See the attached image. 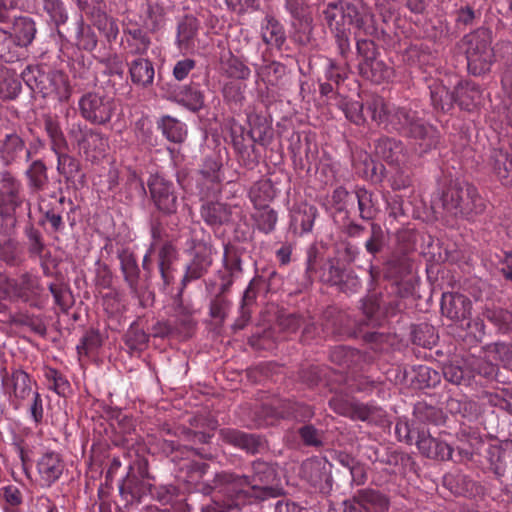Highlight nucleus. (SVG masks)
I'll list each match as a JSON object with an SVG mask.
<instances>
[{"label":"nucleus","mask_w":512,"mask_h":512,"mask_svg":"<svg viewBox=\"0 0 512 512\" xmlns=\"http://www.w3.org/2000/svg\"><path fill=\"white\" fill-rule=\"evenodd\" d=\"M253 476H241L231 472L215 475L213 484L202 488L204 494H212V502L203 507V512H227L240 510L242 506L256 500L277 496V490L268 486L274 479V470L262 461L252 465Z\"/></svg>","instance_id":"f257e3e1"},{"label":"nucleus","mask_w":512,"mask_h":512,"mask_svg":"<svg viewBox=\"0 0 512 512\" xmlns=\"http://www.w3.org/2000/svg\"><path fill=\"white\" fill-rule=\"evenodd\" d=\"M367 111L372 120L390 132H397L413 140V150L422 156L440 143V132L418 116L417 111L408 106H396L378 95L366 101Z\"/></svg>","instance_id":"f03ea898"},{"label":"nucleus","mask_w":512,"mask_h":512,"mask_svg":"<svg viewBox=\"0 0 512 512\" xmlns=\"http://www.w3.org/2000/svg\"><path fill=\"white\" fill-rule=\"evenodd\" d=\"M319 18L334 35L339 55L346 60L351 51L350 27L355 37H376L378 28L374 14L365 6H356L341 0L323 3L318 8Z\"/></svg>","instance_id":"7ed1b4c3"},{"label":"nucleus","mask_w":512,"mask_h":512,"mask_svg":"<svg viewBox=\"0 0 512 512\" xmlns=\"http://www.w3.org/2000/svg\"><path fill=\"white\" fill-rule=\"evenodd\" d=\"M439 203L446 216L472 218L482 214L486 209L484 199L472 184L449 185L441 194Z\"/></svg>","instance_id":"20e7f679"},{"label":"nucleus","mask_w":512,"mask_h":512,"mask_svg":"<svg viewBox=\"0 0 512 512\" xmlns=\"http://www.w3.org/2000/svg\"><path fill=\"white\" fill-rule=\"evenodd\" d=\"M491 40V32L485 28H479L463 38L468 70L475 76L489 72L494 63Z\"/></svg>","instance_id":"39448f33"},{"label":"nucleus","mask_w":512,"mask_h":512,"mask_svg":"<svg viewBox=\"0 0 512 512\" xmlns=\"http://www.w3.org/2000/svg\"><path fill=\"white\" fill-rule=\"evenodd\" d=\"M118 110L114 97L101 91H89L78 100L80 116L92 125L106 126Z\"/></svg>","instance_id":"423d86ee"},{"label":"nucleus","mask_w":512,"mask_h":512,"mask_svg":"<svg viewBox=\"0 0 512 512\" xmlns=\"http://www.w3.org/2000/svg\"><path fill=\"white\" fill-rule=\"evenodd\" d=\"M67 133L87 160L96 161L104 157L109 144L101 131L77 121L68 125Z\"/></svg>","instance_id":"0eeeda50"},{"label":"nucleus","mask_w":512,"mask_h":512,"mask_svg":"<svg viewBox=\"0 0 512 512\" xmlns=\"http://www.w3.org/2000/svg\"><path fill=\"white\" fill-rule=\"evenodd\" d=\"M24 204L30 212V203L25 198L22 182L12 172L2 170L0 172V216L14 225L17 210Z\"/></svg>","instance_id":"6e6552de"},{"label":"nucleus","mask_w":512,"mask_h":512,"mask_svg":"<svg viewBox=\"0 0 512 512\" xmlns=\"http://www.w3.org/2000/svg\"><path fill=\"white\" fill-rule=\"evenodd\" d=\"M147 186L151 200L160 213L169 216L177 212L180 204L179 192L171 180L160 175H152L147 181Z\"/></svg>","instance_id":"1a4fd4ad"},{"label":"nucleus","mask_w":512,"mask_h":512,"mask_svg":"<svg viewBox=\"0 0 512 512\" xmlns=\"http://www.w3.org/2000/svg\"><path fill=\"white\" fill-rule=\"evenodd\" d=\"M201 217L207 225L212 227L239 224L246 221V214L240 202H206L201 206Z\"/></svg>","instance_id":"9d476101"},{"label":"nucleus","mask_w":512,"mask_h":512,"mask_svg":"<svg viewBox=\"0 0 512 512\" xmlns=\"http://www.w3.org/2000/svg\"><path fill=\"white\" fill-rule=\"evenodd\" d=\"M329 406L336 413L352 420L376 423L383 417V410L373 403L350 401L340 396L332 397L329 400Z\"/></svg>","instance_id":"9b49d317"},{"label":"nucleus","mask_w":512,"mask_h":512,"mask_svg":"<svg viewBox=\"0 0 512 512\" xmlns=\"http://www.w3.org/2000/svg\"><path fill=\"white\" fill-rule=\"evenodd\" d=\"M319 253L316 247L312 246L307 251L306 274L309 278L318 275L320 280L331 285H338L343 282L345 269L340 265L339 260L330 258L319 262Z\"/></svg>","instance_id":"f8f14e48"},{"label":"nucleus","mask_w":512,"mask_h":512,"mask_svg":"<svg viewBox=\"0 0 512 512\" xmlns=\"http://www.w3.org/2000/svg\"><path fill=\"white\" fill-rule=\"evenodd\" d=\"M193 257L186 266L185 274L181 280L183 287L191 281L204 276L212 265V247L203 240H192Z\"/></svg>","instance_id":"ddd939ff"},{"label":"nucleus","mask_w":512,"mask_h":512,"mask_svg":"<svg viewBox=\"0 0 512 512\" xmlns=\"http://www.w3.org/2000/svg\"><path fill=\"white\" fill-rule=\"evenodd\" d=\"M2 385L12 401L22 405L23 401L28 400L34 393L33 385L37 386V383L27 372L13 369L10 374L3 376Z\"/></svg>","instance_id":"4468645a"},{"label":"nucleus","mask_w":512,"mask_h":512,"mask_svg":"<svg viewBox=\"0 0 512 512\" xmlns=\"http://www.w3.org/2000/svg\"><path fill=\"white\" fill-rule=\"evenodd\" d=\"M441 313L454 322L470 320L472 301L469 297L458 292H446L441 298Z\"/></svg>","instance_id":"2eb2a0df"},{"label":"nucleus","mask_w":512,"mask_h":512,"mask_svg":"<svg viewBox=\"0 0 512 512\" xmlns=\"http://www.w3.org/2000/svg\"><path fill=\"white\" fill-rule=\"evenodd\" d=\"M65 462L57 452H46L39 457L36 469L42 487H51L65 470Z\"/></svg>","instance_id":"dca6fc26"},{"label":"nucleus","mask_w":512,"mask_h":512,"mask_svg":"<svg viewBox=\"0 0 512 512\" xmlns=\"http://www.w3.org/2000/svg\"><path fill=\"white\" fill-rule=\"evenodd\" d=\"M151 45L148 32L137 23H129L123 28L121 46L128 55L143 57Z\"/></svg>","instance_id":"f3484780"},{"label":"nucleus","mask_w":512,"mask_h":512,"mask_svg":"<svg viewBox=\"0 0 512 512\" xmlns=\"http://www.w3.org/2000/svg\"><path fill=\"white\" fill-rule=\"evenodd\" d=\"M487 165L493 175L505 186H512V147L491 150Z\"/></svg>","instance_id":"a211bd4d"},{"label":"nucleus","mask_w":512,"mask_h":512,"mask_svg":"<svg viewBox=\"0 0 512 512\" xmlns=\"http://www.w3.org/2000/svg\"><path fill=\"white\" fill-rule=\"evenodd\" d=\"M416 445L422 455L434 460H452L453 448L424 429L417 432Z\"/></svg>","instance_id":"6ab92c4d"},{"label":"nucleus","mask_w":512,"mask_h":512,"mask_svg":"<svg viewBox=\"0 0 512 512\" xmlns=\"http://www.w3.org/2000/svg\"><path fill=\"white\" fill-rule=\"evenodd\" d=\"M376 155L389 165L401 166L408 160V154L401 140L382 136L375 141Z\"/></svg>","instance_id":"aec40b11"},{"label":"nucleus","mask_w":512,"mask_h":512,"mask_svg":"<svg viewBox=\"0 0 512 512\" xmlns=\"http://www.w3.org/2000/svg\"><path fill=\"white\" fill-rule=\"evenodd\" d=\"M51 72L52 69L46 66H27L21 72V78L33 92L48 97V89L51 87Z\"/></svg>","instance_id":"412c9836"},{"label":"nucleus","mask_w":512,"mask_h":512,"mask_svg":"<svg viewBox=\"0 0 512 512\" xmlns=\"http://www.w3.org/2000/svg\"><path fill=\"white\" fill-rule=\"evenodd\" d=\"M199 31V21L192 17H184L177 26L176 46L181 53L193 52Z\"/></svg>","instance_id":"4be33fe9"},{"label":"nucleus","mask_w":512,"mask_h":512,"mask_svg":"<svg viewBox=\"0 0 512 512\" xmlns=\"http://www.w3.org/2000/svg\"><path fill=\"white\" fill-rule=\"evenodd\" d=\"M330 360L343 369H362V363L370 361V357L357 349L339 345L330 351Z\"/></svg>","instance_id":"5701e85b"},{"label":"nucleus","mask_w":512,"mask_h":512,"mask_svg":"<svg viewBox=\"0 0 512 512\" xmlns=\"http://www.w3.org/2000/svg\"><path fill=\"white\" fill-rule=\"evenodd\" d=\"M25 236L27 238L29 256L31 258H38L44 275L49 276L51 271L47 264V259L51 254L46 249L41 232L32 224H29L25 228Z\"/></svg>","instance_id":"b1692460"},{"label":"nucleus","mask_w":512,"mask_h":512,"mask_svg":"<svg viewBox=\"0 0 512 512\" xmlns=\"http://www.w3.org/2000/svg\"><path fill=\"white\" fill-rule=\"evenodd\" d=\"M131 82L141 88H149L154 83L155 69L148 58L137 57L128 64Z\"/></svg>","instance_id":"393cba45"},{"label":"nucleus","mask_w":512,"mask_h":512,"mask_svg":"<svg viewBox=\"0 0 512 512\" xmlns=\"http://www.w3.org/2000/svg\"><path fill=\"white\" fill-rule=\"evenodd\" d=\"M360 75L375 84L389 82L394 76L393 67L377 57L359 62Z\"/></svg>","instance_id":"a878e982"},{"label":"nucleus","mask_w":512,"mask_h":512,"mask_svg":"<svg viewBox=\"0 0 512 512\" xmlns=\"http://www.w3.org/2000/svg\"><path fill=\"white\" fill-rule=\"evenodd\" d=\"M261 38L270 47L281 49L286 42V32L282 23L271 14H266L260 25Z\"/></svg>","instance_id":"bb28decb"},{"label":"nucleus","mask_w":512,"mask_h":512,"mask_svg":"<svg viewBox=\"0 0 512 512\" xmlns=\"http://www.w3.org/2000/svg\"><path fill=\"white\" fill-rule=\"evenodd\" d=\"M24 175L30 194L37 195L47 189L49 185L48 169L41 159L32 161Z\"/></svg>","instance_id":"cd10ccee"},{"label":"nucleus","mask_w":512,"mask_h":512,"mask_svg":"<svg viewBox=\"0 0 512 512\" xmlns=\"http://www.w3.org/2000/svg\"><path fill=\"white\" fill-rule=\"evenodd\" d=\"M219 170L220 165L216 161L208 160L205 162L196 179L201 197H209L218 190L220 182Z\"/></svg>","instance_id":"c85d7f7f"},{"label":"nucleus","mask_w":512,"mask_h":512,"mask_svg":"<svg viewBox=\"0 0 512 512\" xmlns=\"http://www.w3.org/2000/svg\"><path fill=\"white\" fill-rule=\"evenodd\" d=\"M455 103L467 111L473 110L481 99L479 86L471 81H460L454 88Z\"/></svg>","instance_id":"c756f323"},{"label":"nucleus","mask_w":512,"mask_h":512,"mask_svg":"<svg viewBox=\"0 0 512 512\" xmlns=\"http://www.w3.org/2000/svg\"><path fill=\"white\" fill-rule=\"evenodd\" d=\"M278 324L280 328L287 333H294L301 326H304L302 338L305 341L307 339L313 338L316 334L319 333V328L314 323L307 322L303 315L297 313L279 316Z\"/></svg>","instance_id":"7c9ffc66"},{"label":"nucleus","mask_w":512,"mask_h":512,"mask_svg":"<svg viewBox=\"0 0 512 512\" xmlns=\"http://www.w3.org/2000/svg\"><path fill=\"white\" fill-rule=\"evenodd\" d=\"M353 193L357 200L360 218L365 221L374 220L379 212L375 194L364 186H356Z\"/></svg>","instance_id":"2f4dec72"},{"label":"nucleus","mask_w":512,"mask_h":512,"mask_svg":"<svg viewBox=\"0 0 512 512\" xmlns=\"http://www.w3.org/2000/svg\"><path fill=\"white\" fill-rule=\"evenodd\" d=\"M25 150L24 140L16 133L6 134L0 145V158L9 166L16 163Z\"/></svg>","instance_id":"473e14b6"},{"label":"nucleus","mask_w":512,"mask_h":512,"mask_svg":"<svg viewBox=\"0 0 512 512\" xmlns=\"http://www.w3.org/2000/svg\"><path fill=\"white\" fill-rule=\"evenodd\" d=\"M335 310H327L324 313L325 322L321 324L322 332L328 335H337L340 337H357V332L353 330L348 323H344L346 321L345 315L342 313H338L335 318L334 317Z\"/></svg>","instance_id":"72a5a7b5"},{"label":"nucleus","mask_w":512,"mask_h":512,"mask_svg":"<svg viewBox=\"0 0 512 512\" xmlns=\"http://www.w3.org/2000/svg\"><path fill=\"white\" fill-rule=\"evenodd\" d=\"M42 291L40 279L35 275L25 273L15 280V299L25 302L33 301L41 295Z\"/></svg>","instance_id":"f704fd0d"},{"label":"nucleus","mask_w":512,"mask_h":512,"mask_svg":"<svg viewBox=\"0 0 512 512\" xmlns=\"http://www.w3.org/2000/svg\"><path fill=\"white\" fill-rule=\"evenodd\" d=\"M431 104L437 112H450L455 103L454 91H450L441 82H433L429 85Z\"/></svg>","instance_id":"c9c22d12"},{"label":"nucleus","mask_w":512,"mask_h":512,"mask_svg":"<svg viewBox=\"0 0 512 512\" xmlns=\"http://www.w3.org/2000/svg\"><path fill=\"white\" fill-rule=\"evenodd\" d=\"M224 438L231 444L247 451L251 454H256L264 447V443L260 436L255 434H248L238 430H228L224 433Z\"/></svg>","instance_id":"e433bc0d"},{"label":"nucleus","mask_w":512,"mask_h":512,"mask_svg":"<svg viewBox=\"0 0 512 512\" xmlns=\"http://www.w3.org/2000/svg\"><path fill=\"white\" fill-rule=\"evenodd\" d=\"M178 259V250L171 242H165L158 253V268L165 285H169L173 279V263Z\"/></svg>","instance_id":"4c0bfd02"},{"label":"nucleus","mask_w":512,"mask_h":512,"mask_svg":"<svg viewBox=\"0 0 512 512\" xmlns=\"http://www.w3.org/2000/svg\"><path fill=\"white\" fill-rule=\"evenodd\" d=\"M157 127L163 136L170 142L182 143L187 136L186 125L169 115L162 116L157 121Z\"/></svg>","instance_id":"58836bf2"},{"label":"nucleus","mask_w":512,"mask_h":512,"mask_svg":"<svg viewBox=\"0 0 512 512\" xmlns=\"http://www.w3.org/2000/svg\"><path fill=\"white\" fill-rule=\"evenodd\" d=\"M257 79L267 87H276L286 74V67L278 61H270L256 67Z\"/></svg>","instance_id":"ea45409f"},{"label":"nucleus","mask_w":512,"mask_h":512,"mask_svg":"<svg viewBox=\"0 0 512 512\" xmlns=\"http://www.w3.org/2000/svg\"><path fill=\"white\" fill-rule=\"evenodd\" d=\"M36 32V24L29 17H19L13 23V39L22 49L33 42Z\"/></svg>","instance_id":"a19ab883"},{"label":"nucleus","mask_w":512,"mask_h":512,"mask_svg":"<svg viewBox=\"0 0 512 512\" xmlns=\"http://www.w3.org/2000/svg\"><path fill=\"white\" fill-rule=\"evenodd\" d=\"M44 130L50 140L52 151L67 148V141L62 131L59 119L56 115L45 114L43 116Z\"/></svg>","instance_id":"79ce46f5"},{"label":"nucleus","mask_w":512,"mask_h":512,"mask_svg":"<svg viewBox=\"0 0 512 512\" xmlns=\"http://www.w3.org/2000/svg\"><path fill=\"white\" fill-rule=\"evenodd\" d=\"M175 101L196 112L204 105V95L197 86L185 85L175 92Z\"/></svg>","instance_id":"37998d69"},{"label":"nucleus","mask_w":512,"mask_h":512,"mask_svg":"<svg viewBox=\"0 0 512 512\" xmlns=\"http://www.w3.org/2000/svg\"><path fill=\"white\" fill-rule=\"evenodd\" d=\"M122 274L129 288L137 292L140 270L135 256L127 250L119 254Z\"/></svg>","instance_id":"c03bdc74"},{"label":"nucleus","mask_w":512,"mask_h":512,"mask_svg":"<svg viewBox=\"0 0 512 512\" xmlns=\"http://www.w3.org/2000/svg\"><path fill=\"white\" fill-rule=\"evenodd\" d=\"M277 414L281 418H293L297 421H306L313 417L311 406L291 400H284L278 407Z\"/></svg>","instance_id":"a18cd8bd"},{"label":"nucleus","mask_w":512,"mask_h":512,"mask_svg":"<svg viewBox=\"0 0 512 512\" xmlns=\"http://www.w3.org/2000/svg\"><path fill=\"white\" fill-rule=\"evenodd\" d=\"M167 8L160 1L151 2L147 5L144 24L146 28L154 33L165 26Z\"/></svg>","instance_id":"49530a36"},{"label":"nucleus","mask_w":512,"mask_h":512,"mask_svg":"<svg viewBox=\"0 0 512 512\" xmlns=\"http://www.w3.org/2000/svg\"><path fill=\"white\" fill-rule=\"evenodd\" d=\"M50 85L48 97L54 96L59 102L69 101L72 94V87L65 73L59 70H52Z\"/></svg>","instance_id":"de8ad7c7"},{"label":"nucleus","mask_w":512,"mask_h":512,"mask_svg":"<svg viewBox=\"0 0 512 512\" xmlns=\"http://www.w3.org/2000/svg\"><path fill=\"white\" fill-rule=\"evenodd\" d=\"M317 216V208L312 205L305 204L293 212L292 226L295 231L300 229V234L312 231L315 218Z\"/></svg>","instance_id":"09e8293b"},{"label":"nucleus","mask_w":512,"mask_h":512,"mask_svg":"<svg viewBox=\"0 0 512 512\" xmlns=\"http://www.w3.org/2000/svg\"><path fill=\"white\" fill-rule=\"evenodd\" d=\"M358 499L365 504L368 512H386L389 509L388 497L373 489L358 490Z\"/></svg>","instance_id":"8fccbe9b"},{"label":"nucleus","mask_w":512,"mask_h":512,"mask_svg":"<svg viewBox=\"0 0 512 512\" xmlns=\"http://www.w3.org/2000/svg\"><path fill=\"white\" fill-rule=\"evenodd\" d=\"M22 57V48L13 39L11 33L0 29V60L14 63Z\"/></svg>","instance_id":"3c124183"},{"label":"nucleus","mask_w":512,"mask_h":512,"mask_svg":"<svg viewBox=\"0 0 512 512\" xmlns=\"http://www.w3.org/2000/svg\"><path fill=\"white\" fill-rule=\"evenodd\" d=\"M483 315L499 332L503 334L510 332L512 312L508 309L502 307H486L483 311Z\"/></svg>","instance_id":"603ef678"},{"label":"nucleus","mask_w":512,"mask_h":512,"mask_svg":"<svg viewBox=\"0 0 512 512\" xmlns=\"http://www.w3.org/2000/svg\"><path fill=\"white\" fill-rule=\"evenodd\" d=\"M66 149H59L58 151H53L57 156V171L60 175H62L67 181L73 180L76 175L80 171V163L79 161L65 153Z\"/></svg>","instance_id":"864d4df0"},{"label":"nucleus","mask_w":512,"mask_h":512,"mask_svg":"<svg viewBox=\"0 0 512 512\" xmlns=\"http://www.w3.org/2000/svg\"><path fill=\"white\" fill-rule=\"evenodd\" d=\"M324 467L317 459H307L301 465L300 475L314 488H318L325 478Z\"/></svg>","instance_id":"5fc2aeb1"},{"label":"nucleus","mask_w":512,"mask_h":512,"mask_svg":"<svg viewBox=\"0 0 512 512\" xmlns=\"http://www.w3.org/2000/svg\"><path fill=\"white\" fill-rule=\"evenodd\" d=\"M149 335L135 322L132 323L124 336V342L131 351H142L146 348Z\"/></svg>","instance_id":"6e6d98bb"},{"label":"nucleus","mask_w":512,"mask_h":512,"mask_svg":"<svg viewBox=\"0 0 512 512\" xmlns=\"http://www.w3.org/2000/svg\"><path fill=\"white\" fill-rule=\"evenodd\" d=\"M43 375L49 383L48 388L59 396H65L70 389V383L66 377L57 369L45 367Z\"/></svg>","instance_id":"4d7b16f0"},{"label":"nucleus","mask_w":512,"mask_h":512,"mask_svg":"<svg viewBox=\"0 0 512 512\" xmlns=\"http://www.w3.org/2000/svg\"><path fill=\"white\" fill-rule=\"evenodd\" d=\"M411 339L415 345L424 348H431L433 345H435L437 336L435 335L433 326L422 323L414 326L411 332Z\"/></svg>","instance_id":"13d9d810"},{"label":"nucleus","mask_w":512,"mask_h":512,"mask_svg":"<svg viewBox=\"0 0 512 512\" xmlns=\"http://www.w3.org/2000/svg\"><path fill=\"white\" fill-rule=\"evenodd\" d=\"M21 257L19 242L11 237L0 238V260L7 264H16Z\"/></svg>","instance_id":"bf43d9fd"},{"label":"nucleus","mask_w":512,"mask_h":512,"mask_svg":"<svg viewBox=\"0 0 512 512\" xmlns=\"http://www.w3.org/2000/svg\"><path fill=\"white\" fill-rule=\"evenodd\" d=\"M98 43L94 30L80 21L76 29V45L79 49L93 51Z\"/></svg>","instance_id":"052dcab7"},{"label":"nucleus","mask_w":512,"mask_h":512,"mask_svg":"<svg viewBox=\"0 0 512 512\" xmlns=\"http://www.w3.org/2000/svg\"><path fill=\"white\" fill-rule=\"evenodd\" d=\"M21 91V83L19 79L11 74L7 69L0 70V94L4 98L13 99L18 96Z\"/></svg>","instance_id":"680f3d73"},{"label":"nucleus","mask_w":512,"mask_h":512,"mask_svg":"<svg viewBox=\"0 0 512 512\" xmlns=\"http://www.w3.org/2000/svg\"><path fill=\"white\" fill-rule=\"evenodd\" d=\"M94 26L104 35L109 43L117 39L119 34L117 21L107 14L99 13L94 19Z\"/></svg>","instance_id":"e2e57ef3"},{"label":"nucleus","mask_w":512,"mask_h":512,"mask_svg":"<svg viewBox=\"0 0 512 512\" xmlns=\"http://www.w3.org/2000/svg\"><path fill=\"white\" fill-rule=\"evenodd\" d=\"M224 73L233 80H247L251 75L250 68L239 58L230 56L223 64Z\"/></svg>","instance_id":"0e129e2a"},{"label":"nucleus","mask_w":512,"mask_h":512,"mask_svg":"<svg viewBox=\"0 0 512 512\" xmlns=\"http://www.w3.org/2000/svg\"><path fill=\"white\" fill-rule=\"evenodd\" d=\"M384 246V231L379 224L372 222L370 225L369 238L364 243L365 250L368 254L375 256L383 250Z\"/></svg>","instance_id":"69168bd1"},{"label":"nucleus","mask_w":512,"mask_h":512,"mask_svg":"<svg viewBox=\"0 0 512 512\" xmlns=\"http://www.w3.org/2000/svg\"><path fill=\"white\" fill-rule=\"evenodd\" d=\"M262 207L263 208L254 215V220L259 231L270 234L274 231L278 220L277 212L268 208L266 205Z\"/></svg>","instance_id":"338daca9"},{"label":"nucleus","mask_w":512,"mask_h":512,"mask_svg":"<svg viewBox=\"0 0 512 512\" xmlns=\"http://www.w3.org/2000/svg\"><path fill=\"white\" fill-rule=\"evenodd\" d=\"M49 290L54 298L55 304L62 312L67 313L73 305V296L68 287L61 283H51Z\"/></svg>","instance_id":"774afa93"}]
</instances>
